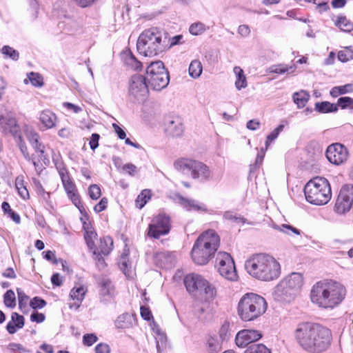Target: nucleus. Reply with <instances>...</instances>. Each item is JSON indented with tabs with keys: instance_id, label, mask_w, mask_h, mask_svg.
I'll return each mask as SVG.
<instances>
[{
	"instance_id": "f257e3e1",
	"label": "nucleus",
	"mask_w": 353,
	"mask_h": 353,
	"mask_svg": "<svg viewBox=\"0 0 353 353\" xmlns=\"http://www.w3.org/2000/svg\"><path fill=\"white\" fill-rule=\"evenodd\" d=\"M294 336L299 345L308 353H322L330 347L332 341L330 329L309 322L298 324Z\"/></svg>"
},
{
	"instance_id": "f03ea898",
	"label": "nucleus",
	"mask_w": 353,
	"mask_h": 353,
	"mask_svg": "<svg viewBox=\"0 0 353 353\" xmlns=\"http://www.w3.org/2000/svg\"><path fill=\"white\" fill-rule=\"evenodd\" d=\"M345 286L334 280H323L316 283L310 291L311 301L320 307L333 309L345 299Z\"/></svg>"
},
{
	"instance_id": "7ed1b4c3",
	"label": "nucleus",
	"mask_w": 353,
	"mask_h": 353,
	"mask_svg": "<svg viewBox=\"0 0 353 353\" xmlns=\"http://www.w3.org/2000/svg\"><path fill=\"white\" fill-rule=\"evenodd\" d=\"M245 268L250 275L261 281H273L281 274L279 263L272 255L266 253L252 255L245 261Z\"/></svg>"
},
{
	"instance_id": "20e7f679",
	"label": "nucleus",
	"mask_w": 353,
	"mask_h": 353,
	"mask_svg": "<svg viewBox=\"0 0 353 353\" xmlns=\"http://www.w3.org/2000/svg\"><path fill=\"white\" fill-rule=\"evenodd\" d=\"M167 34L157 28L143 31L137 43L138 52L144 57L157 56L168 48Z\"/></svg>"
},
{
	"instance_id": "39448f33",
	"label": "nucleus",
	"mask_w": 353,
	"mask_h": 353,
	"mask_svg": "<svg viewBox=\"0 0 353 353\" xmlns=\"http://www.w3.org/2000/svg\"><path fill=\"white\" fill-rule=\"evenodd\" d=\"M220 243L219 235L213 230L202 233L195 241L192 250V258L198 265H205L214 256Z\"/></svg>"
},
{
	"instance_id": "423d86ee",
	"label": "nucleus",
	"mask_w": 353,
	"mask_h": 353,
	"mask_svg": "<svg viewBox=\"0 0 353 353\" xmlns=\"http://www.w3.org/2000/svg\"><path fill=\"white\" fill-rule=\"evenodd\" d=\"M267 308V302L263 296L249 292L240 299L237 305V314L243 321H253L261 316Z\"/></svg>"
},
{
	"instance_id": "0eeeda50",
	"label": "nucleus",
	"mask_w": 353,
	"mask_h": 353,
	"mask_svg": "<svg viewBox=\"0 0 353 353\" xmlns=\"http://www.w3.org/2000/svg\"><path fill=\"white\" fill-rule=\"evenodd\" d=\"M307 201L321 205L327 203L332 197L329 181L323 177L316 176L309 181L304 187Z\"/></svg>"
},
{
	"instance_id": "6e6552de",
	"label": "nucleus",
	"mask_w": 353,
	"mask_h": 353,
	"mask_svg": "<svg viewBox=\"0 0 353 353\" xmlns=\"http://www.w3.org/2000/svg\"><path fill=\"white\" fill-rule=\"evenodd\" d=\"M303 284V275L292 272L277 285L275 294L281 301L290 302L299 295Z\"/></svg>"
},
{
	"instance_id": "1a4fd4ad",
	"label": "nucleus",
	"mask_w": 353,
	"mask_h": 353,
	"mask_svg": "<svg viewBox=\"0 0 353 353\" xmlns=\"http://www.w3.org/2000/svg\"><path fill=\"white\" fill-rule=\"evenodd\" d=\"M146 73L147 82L152 89L161 90L168 86L170 76L161 61L150 63L147 67Z\"/></svg>"
},
{
	"instance_id": "9d476101",
	"label": "nucleus",
	"mask_w": 353,
	"mask_h": 353,
	"mask_svg": "<svg viewBox=\"0 0 353 353\" xmlns=\"http://www.w3.org/2000/svg\"><path fill=\"white\" fill-rule=\"evenodd\" d=\"M146 78L143 75L137 74L132 76L128 88L130 100L138 103L145 101L149 93Z\"/></svg>"
},
{
	"instance_id": "9b49d317",
	"label": "nucleus",
	"mask_w": 353,
	"mask_h": 353,
	"mask_svg": "<svg viewBox=\"0 0 353 353\" xmlns=\"http://www.w3.org/2000/svg\"><path fill=\"white\" fill-rule=\"evenodd\" d=\"M215 268L219 274L225 279L234 281L237 280L235 265L233 259L230 254L220 252L216 257Z\"/></svg>"
},
{
	"instance_id": "f8f14e48",
	"label": "nucleus",
	"mask_w": 353,
	"mask_h": 353,
	"mask_svg": "<svg viewBox=\"0 0 353 353\" xmlns=\"http://www.w3.org/2000/svg\"><path fill=\"white\" fill-rule=\"evenodd\" d=\"M171 228L170 219L165 214H159L153 217L148 226V235L154 239L169 233Z\"/></svg>"
},
{
	"instance_id": "ddd939ff",
	"label": "nucleus",
	"mask_w": 353,
	"mask_h": 353,
	"mask_svg": "<svg viewBox=\"0 0 353 353\" xmlns=\"http://www.w3.org/2000/svg\"><path fill=\"white\" fill-rule=\"evenodd\" d=\"M168 197L186 211L209 212V210L205 203L193 199L184 197L179 193H172L168 196Z\"/></svg>"
},
{
	"instance_id": "4468645a",
	"label": "nucleus",
	"mask_w": 353,
	"mask_h": 353,
	"mask_svg": "<svg viewBox=\"0 0 353 353\" xmlns=\"http://www.w3.org/2000/svg\"><path fill=\"white\" fill-rule=\"evenodd\" d=\"M353 203V185H343L336 199L334 210L338 214H343L348 212Z\"/></svg>"
},
{
	"instance_id": "2eb2a0df",
	"label": "nucleus",
	"mask_w": 353,
	"mask_h": 353,
	"mask_svg": "<svg viewBox=\"0 0 353 353\" xmlns=\"http://www.w3.org/2000/svg\"><path fill=\"white\" fill-rule=\"evenodd\" d=\"M325 155L331 163L339 165L347 160L349 151L343 144L335 143L327 147Z\"/></svg>"
},
{
	"instance_id": "dca6fc26",
	"label": "nucleus",
	"mask_w": 353,
	"mask_h": 353,
	"mask_svg": "<svg viewBox=\"0 0 353 353\" xmlns=\"http://www.w3.org/2000/svg\"><path fill=\"white\" fill-rule=\"evenodd\" d=\"M261 337V333L257 330H243L236 334L235 342L237 346L244 347L248 344L259 340Z\"/></svg>"
},
{
	"instance_id": "f3484780",
	"label": "nucleus",
	"mask_w": 353,
	"mask_h": 353,
	"mask_svg": "<svg viewBox=\"0 0 353 353\" xmlns=\"http://www.w3.org/2000/svg\"><path fill=\"white\" fill-rule=\"evenodd\" d=\"M205 279L200 274H190L184 278V284L190 293L200 292L205 285Z\"/></svg>"
},
{
	"instance_id": "a211bd4d",
	"label": "nucleus",
	"mask_w": 353,
	"mask_h": 353,
	"mask_svg": "<svg viewBox=\"0 0 353 353\" xmlns=\"http://www.w3.org/2000/svg\"><path fill=\"white\" fill-rule=\"evenodd\" d=\"M191 176L201 182H206L212 179V173L210 168L205 163L196 161L191 172Z\"/></svg>"
},
{
	"instance_id": "6ab92c4d",
	"label": "nucleus",
	"mask_w": 353,
	"mask_h": 353,
	"mask_svg": "<svg viewBox=\"0 0 353 353\" xmlns=\"http://www.w3.org/2000/svg\"><path fill=\"white\" fill-rule=\"evenodd\" d=\"M61 181L68 196L75 206L79 208L81 205L80 198L77 193L76 185L70 176H65L64 178H61Z\"/></svg>"
},
{
	"instance_id": "aec40b11",
	"label": "nucleus",
	"mask_w": 353,
	"mask_h": 353,
	"mask_svg": "<svg viewBox=\"0 0 353 353\" xmlns=\"http://www.w3.org/2000/svg\"><path fill=\"white\" fill-rule=\"evenodd\" d=\"M183 125L179 118H168L165 121V131L174 137H178L183 134Z\"/></svg>"
},
{
	"instance_id": "412c9836",
	"label": "nucleus",
	"mask_w": 353,
	"mask_h": 353,
	"mask_svg": "<svg viewBox=\"0 0 353 353\" xmlns=\"http://www.w3.org/2000/svg\"><path fill=\"white\" fill-rule=\"evenodd\" d=\"M136 324V318L134 314L128 312L120 314L114 321V325L117 329H129Z\"/></svg>"
},
{
	"instance_id": "4be33fe9",
	"label": "nucleus",
	"mask_w": 353,
	"mask_h": 353,
	"mask_svg": "<svg viewBox=\"0 0 353 353\" xmlns=\"http://www.w3.org/2000/svg\"><path fill=\"white\" fill-rule=\"evenodd\" d=\"M24 325V317L17 312H12L11 321L8 323L6 328L9 334H13L17 332V330L23 328Z\"/></svg>"
},
{
	"instance_id": "5701e85b",
	"label": "nucleus",
	"mask_w": 353,
	"mask_h": 353,
	"mask_svg": "<svg viewBox=\"0 0 353 353\" xmlns=\"http://www.w3.org/2000/svg\"><path fill=\"white\" fill-rule=\"evenodd\" d=\"M156 262L159 263L161 267L169 268L172 267L175 261V256L173 253L168 251H162L156 253Z\"/></svg>"
},
{
	"instance_id": "b1692460",
	"label": "nucleus",
	"mask_w": 353,
	"mask_h": 353,
	"mask_svg": "<svg viewBox=\"0 0 353 353\" xmlns=\"http://www.w3.org/2000/svg\"><path fill=\"white\" fill-rule=\"evenodd\" d=\"M122 59L124 64L134 70H139L142 68V63L137 59L130 50H126L122 53Z\"/></svg>"
},
{
	"instance_id": "393cba45",
	"label": "nucleus",
	"mask_w": 353,
	"mask_h": 353,
	"mask_svg": "<svg viewBox=\"0 0 353 353\" xmlns=\"http://www.w3.org/2000/svg\"><path fill=\"white\" fill-rule=\"evenodd\" d=\"M196 161L189 159H180L176 160L174 163V168L179 172L187 174L192 172Z\"/></svg>"
},
{
	"instance_id": "a878e982",
	"label": "nucleus",
	"mask_w": 353,
	"mask_h": 353,
	"mask_svg": "<svg viewBox=\"0 0 353 353\" xmlns=\"http://www.w3.org/2000/svg\"><path fill=\"white\" fill-rule=\"evenodd\" d=\"M85 292L86 290L82 286L73 288L70 291V296L72 300L75 301V303L71 304L70 307L78 309L84 299Z\"/></svg>"
},
{
	"instance_id": "bb28decb",
	"label": "nucleus",
	"mask_w": 353,
	"mask_h": 353,
	"mask_svg": "<svg viewBox=\"0 0 353 353\" xmlns=\"http://www.w3.org/2000/svg\"><path fill=\"white\" fill-rule=\"evenodd\" d=\"M39 119L46 128L50 129L55 125L57 117L52 111L45 110L41 112Z\"/></svg>"
},
{
	"instance_id": "cd10ccee",
	"label": "nucleus",
	"mask_w": 353,
	"mask_h": 353,
	"mask_svg": "<svg viewBox=\"0 0 353 353\" xmlns=\"http://www.w3.org/2000/svg\"><path fill=\"white\" fill-rule=\"evenodd\" d=\"M28 139L36 152L40 153L41 157H43L45 147L39 141V135L35 132L30 131L28 134Z\"/></svg>"
},
{
	"instance_id": "c85d7f7f",
	"label": "nucleus",
	"mask_w": 353,
	"mask_h": 353,
	"mask_svg": "<svg viewBox=\"0 0 353 353\" xmlns=\"http://www.w3.org/2000/svg\"><path fill=\"white\" fill-rule=\"evenodd\" d=\"M223 342L214 335L210 336L207 340V350L208 353H219L222 350Z\"/></svg>"
},
{
	"instance_id": "c756f323",
	"label": "nucleus",
	"mask_w": 353,
	"mask_h": 353,
	"mask_svg": "<svg viewBox=\"0 0 353 353\" xmlns=\"http://www.w3.org/2000/svg\"><path fill=\"white\" fill-rule=\"evenodd\" d=\"M233 72L236 77L235 87L238 90L247 87V80L243 70L239 66H235Z\"/></svg>"
},
{
	"instance_id": "7c9ffc66",
	"label": "nucleus",
	"mask_w": 353,
	"mask_h": 353,
	"mask_svg": "<svg viewBox=\"0 0 353 353\" xmlns=\"http://www.w3.org/2000/svg\"><path fill=\"white\" fill-rule=\"evenodd\" d=\"M203 294L207 301H212L216 296V289L214 285L205 280V285L202 287L200 292Z\"/></svg>"
},
{
	"instance_id": "2f4dec72",
	"label": "nucleus",
	"mask_w": 353,
	"mask_h": 353,
	"mask_svg": "<svg viewBox=\"0 0 353 353\" xmlns=\"http://www.w3.org/2000/svg\"><path fill=\"white\" fill-rule=\"evenodd\" d=\"M113 248V241L110 236H105L100 239V244L97 248V251L103 255H108Z\"/></svg>"
},
{
	"instance_id": "473e14b6",
	"label": "nucleus",
	"mask_w": 353,
	"mask_h": 353,
	"mask_svg": "<svg viewBox=\"0 0 353 353\" xmlns=\"http://www.w3.org/2000/svg\"><path fill=\"white\" fill-rule=\"evenodd\" d=\"M119 265L123 274L128 278H132L133 272L131 263L129 261L128 256L123 254L119 261Z\"/></svg>"
},
{
	"instance_id": "72a5a7b5",
	"label": "nucleus",
	"mask_w": 353,
	"mask_h": 353,
	"mask_svg": "<svg viewBox=\"0 0 353 353\" xmlns=\"http://www.w3.org/2000/svg\"><path fill=\"white\" fill-rule=\"evenodd\" d=\"M315 109L321 113L334 112L338 110V106L336 104L328 101H323L316 103Z\"/></svg>"
},
{
	"instance_id": "f704fd0d",
	"label": "nucleus",
	"mask_w": 353,
	"mask_h": 353,
	"mask_svg": "<svg viewBox=\"0 0 353 353\" xmlns=\"http://www.w3.org/2000/svg\"><path fill=\"white\" fill-rule=\"evenodd\" d=\"M352 92H353V84L347 83L344 85L332 88L330 93L332 97H337L339 95Z\"/></svg>"
},
{
	"instance_id": "c9c22d12",
	"label": "nucleus",
	"mask_w": 353,
	"mask_h": 353,
	"mask_svg": "<svg viewBox=\"0 0 353 353\" xmlns=\"http://www.w3.org/2000/svg\"><path fill=\"white\" fill-rule=\"evenodd\" d=\"M203 66L201 61L197 59L192 61L188 69L190 76L193 79H197L201 76Z\"/></svg>"
},
{
	"instance_id": "e433bc0d",
	"label": "nucleus",
	"mask_w": 353,
	"mask_h": 353,
	"mask_svg": "<svg viewBox=\"0 0 353 353\" xmlns=\"http://www.w3.org/2000/svg\"><path fill=\"white\" fill-rule=\"evenodd\" d=\"M17 292L18 295L19 307L23 313H27L28 310L29 296L21 289L17 288Z\"/></svg>"
},
{
	"instance_id": "4c0bfd02",
	"label": "nucleus",
	"mask_w": 353,
	"mask_h": 353,
	"mask_svg": "<svg viewBox=\"0 0 353 353\" xmlns=\"http://www.w3.org/2000/svg\"><path fill=\"white\" fill-rule=\"evenodd\" d=\"M52 161L54 163V165L59 172L61 179L64 178L65 176H66L69 175L68 172L64 165V163L59 155L55 154H53Z\"/></svg>"
},
{
	"instance_id": "58836bf2",
	"label": "nucleus",
	"mask_w": 353,
	"mask_h": 353,
	"mask_svg": "<svg viewBox=\"0 0 353 353\" xmlns=\"http://www.w3.org/2000/svg\"><path fill=\"white\" fill-rule=\"evenodd\" d=\"M309 94L301 90L300 92H295L293 94L294 102L297 105L298 108H303L309 99Z\"/></svg>"
},
{
	"instance_id": "ea45409f",
	"label": "nucleus",
	"mask_w": 353,
	"mask_h": 353,
	"mask_svg": "<svg viewBox=\"0 0 353 353\" xmlns=\"http://www.w3.org/2000/svg\"><path fill=\"white\" fill-rule=\"evenodd\" d=\"M335 25L343 32H350L353 30V23L346 17H339Z\"/></svg>"
},
{
	"instance_id": "a19ab883",
	"label": "nucleus",
	"mask_w": 353,
	"mask_h": 353,
	"mask_svg": "<svg viewBox=\"0 0 353 353\" xmlns=\"http://www.w3.org/2000/svg\"><path fill=\"white\" fill-rule=\"evenodd\" d=\"M101 295L109 296L110 298L114 294V288L112 282L109 279H103L101 284Z\"/></svg>"
},
{
	"instance_id": "79ce46f5",
	"label": "nucleus",
	"mask_w": 353,
	"mask_h": 353,
	"mask_svg": "<svg viewBox=\"0 0 353 353\" xmlns=\"http://www.w3.org/2000/svg\"><path fill=\"white\" fill-rule=\"evenodd\" d=\"M150 198L151 192L150 190L145 189L142 190L135 201L137 208L141 209L150 199Z\"/></svg>"
},
{
	"instance_id": "37998d69",
	"label": "nucleus",
	"mask_w": 353,
	"mask_h": 353,
	"mask_svg": "<svg viewBox=\"0 0 353 353\" xmlns=\"http://www.w3.org/2000/svg\"><path fill=\"white\" fill-rule=\"evenodd\" d=\"M97 234L92 228L85 229L84 238L88 248L91 250L96 248L94 240L97 239Z\"/></svg>"
},
{
	"instance_id": "c03bdc74",
	"label": "nucleus",
	"mask_w": 353,
	"mask_h": 353,
	"mask_svg": "<svg viewBox=\"0 0 353 353\" xmlns=\"http://www.w3.org/2000/svg\"><path fill=\"white\" fill-rule=\"evenodd\" d=\"M223 219L225 220H227L232 223H247L246 219L244 217H243L240 214H239L234 212H232V211L225 212L223 214Z\"/></svg>"
},
{
	"instance_id": "a18cd8bd",
	"label": "nucleus",
	"mask_w": 353,
	"mask_h": 353,
	"mask_svg": "<svg viewBox=\"0 0 353 353\" xmlns=\"http://www.w3.org/2000/svg\"><path fill=\"white\" fill-rule=\"evenodd\" d=\"M28 79H25L23 81L26 84L30 81L34 87H41L43 85V77L39 73L31 72L28 74Z\"/></svg>"
},
{
	"instance_id": "49530a36",
	"label": "nucleus",
	"mask_w": 353,
	"mask_h": 353,
	"mask_svg": "<svg viewBox=\"0 0 353 353\" xmlns=\"http://www.w3.org/2000/svg\"><path fill=\"white\" fill-rule=\"evenodd\" d=\"M3 303L9 308L16 306V297L13 290H8L3 295Z\"/></svg>"
},
{
	"instance_id": "de8ad7c7",
	"label": "nucleus",
	"mask_w": 353,
	"mask_h": 353,
	"mask_svg": "<svg viewBox=\"0 0 353 353\" xmlns=\"http://www.w3.org/2000/svg\"><path fill=\"white\" fill-rule=\"evenodd\" d=\"M244 353H271V351L265 345L259 343L250 345Z\"/></svg>"
},
{
	"instance_id": "09e8293b",
	"label": "nucleus",
	"mask_w": 353,
	"mask_h": 353,
	"mask_svg": "<svg viewBox=\"0 0 353 353\" xmlns=\"http://www.w3.org/2000/svg\"><path fill=\"white\" fill-rule=\"evenodd\" d=\"M338 59L342 62H347L353 59V50L351 47H346L343 50H340L338 53Z\"/></svg>"
},
{
	"instance_id": "8fccbe9b",
	"label": "nucleus",
	"mask_w": 353,
	"mask_h": 353,
	"mask_svg": "<svg viewBox=\"0 0 353 353\" xmlns=\"http://www.w3.org/2000/svg\"><path fill=\"white\" fill-rule=\"evenodd\" d=\"M1 53L6 57H9L14 61H17L19 57L18 51L9 46H4L1 50Z\"/></svg>"
},
{
	"instance_id": "3c124183",
	"label": "nucleus",
	"mask_w": 353,
	"mask_h": 353,
	"mask_svg": "<svg viewBox=\"0 0 353 353\" xmlns=\"http://www.w3.org/2000/svg\"><path fill=\"white\" fill-rule=\"evenodd\" d=\"M294 69L293 66H287L284 65H272L269 68L270 72L276 74H284L285 72H292Z\"/></svg>"
},
{
	"instance_id": "603ef678",
	"label": "nucleus",
	"mask_w": 353,
	"mask_h": 353,
	"mask_svg": "<svg viewBox=\"0 0 353 353\" xmlns=\"http://www.w3.org/2000/svg\"><path fill=\"white\" fill-rule=\"evenodd\" d=\"M283 128L284 125L281 124L277 128H276L270 134L268 135L265 141L266 149L269 147L270 143L278 137L281 132L283 131Z\"/></svg>"
},
{
	"instance_id": "864d4df0",
	"label": "nucleus",
	"mask_w": 353,
	"mask_h": 353,
	"mask_svg": "<svg viewBox=\"0 0 353 353\" xmlns=\"http://www.w3.org/2000/svg\"><path fill=\"white\" fill-rule=\"evenodd\" d=\"M1 126L10 129V131L13 134L17 133L19 128L17 121L14 117H5L4 124Z\"/></svg>"
},
{
	"instance_id": "5fc2aeb1",
	"label": "nucleus",
	"mask_w": 353,
	"mask_h": 353,
	"mask_svg": "<svg viewBox=\"0 0 353 353\" xmlns=\"http://www.w3.org/2000/svg\"><path fill=\"white\" fill-rule=\"evenodd\" d=\"M32 182L37 194L41 196L45 200L48 199L50 198V194L45 191L41 182L35 178L32 179Z\"/></svg>"
},
{
	"instance_id": "6e6d98bb",
	"label": "nucleus",
	"mask_w": 353,
	"mask_h": 353,
	"mask_svg": "<svg viewBox=\"0 0 353 353\" xmlns=\"http://www.w3.org/2000/svg\"><path fill=\"white\" fill-rule=\"evenodd\" d=\"M214 336L223 343L227 341L230 336L229 325L227 324L223 325L219 331V334H214Z\"/></svg>"
},
{
	"instance_id": "4d7b16f0",
	"label": "nucleus",
	"mask_w": 353,
	"mask_h": 353,
	"mask_svg": "<svg viewBox=\"0 0 353 353\" xmlns=\"http://www.w3.org/2000/svg\"><path fill=\"white\" fill-rule=\"evenodd\" d=\"M281 228V232L289 235V236H294V235H300L301 231L297 229L296 228L293 227L291 225L288 224H282Z\"/></svg>"
},
{
	"instance_id": "13d9d810",
	"label": "nucleus",
	"mask_w": 353,
	"mask_h": 353,
	"mask_svg": "<svg viewBox=\"0 0 353 353\" xmlns=\"http://www.w3.org/2000/svg\"><path fill=\"white\" fill-rule=\"evenodd\" d=\"M88 194L93 200H97L101 195L100 187L97 184L90 185L88 188Z\"/></svg>"
},
{
	"instance_id": "bf43d9fd",
	"label": "nucleus",
	"mask_w": 353,
	"mask_h": 353,
	"mask_svg": "<svg viewBox=\"0 0 353 353\" xmlns=\"http://www.w3.org/2000/svg\"><path fill=\"white\" fill-rule=\"evenodd\" d=\"M205 25L201 22L192 24L189 28L190 33L193 35H199L205 31Z\"/></svg>"
},
{
	"instance_id": "052dcab7",
	"label": "nucleus",
	"mask_w": 353,
	"mask_h": 353,
	"mask_svg": "<svg viewBox=\"0 0 353 353\" xmlns=\"http://www.w3.org/2000/svg\"><path fill=\"white\" fill-rule=\"evenodd\" d=\"M138 170L136 165L132 163H126L122 165L121 172L127 174L131 176H134L137 172Z\"/></svg>"
},
{
	"instance_id": "680f3d73",
	"label": "nucleus",
	"mask_w": 353,
	"mask_h": 353,
	"mask_svg": "<svg viewBox=\"0 0 353 353\" xmlns=\"http://www.w3.org/2000/svg\"><path fill=\"white\" fill-rule=\"evenodd\" d=\"M353 104V99L349 97H342L338 99L337 104L341 107V109H346L350 107L351 109V106Z\"/></svg>"
},
{
	"instance_id": "e2e57ef3",
	"label": "nucleus",
	"mask_w": 353,
	"mask_h": 353,
	"mask_svg": "<svg viewBox=\"0 0 353 353\" xmlns=\"http://www.w3.org/2000/svg\"><path fill=\"white\" fill-rule=\"evenodd\" d=\"M98 341L97 336L94 334H85L83 336V344L86 346H91Z\"/></svg>"
},
{
	"instance_id": "0e129e2a",
	"label": "nucleus",
	"mask_w": 353,
	"mask_h": 353,
	"mask_svg": "<svg viewBox=\"0 0 353 353\" xmlns=\"http://www.w3.org/2000/svg\"><path fill=\"white\" fill-rule=\"evenodd\" d=\"M46 305V302L45 300L38 297L35 296L30 301V305L33 309H41L43 307H45Z\"/></svg>"
},
{
	"instance_id": "69168bd1",
	"label": "nucleus",
	"mask_w": 353,
	"mask_h": 353,
	"mask_svg": "<svg viewBox=\"0 0 353 353\" xmlns=\"http://www.w3.org/2000/svg\"><path fill=\"white\" fill-rule=\"evenodd\" d=\"M108 205V199L105 197H103L101 199V201L94 206V210L99 213L103 210H105Z\"/></svg>"
},
{
	"instance_id": "338daca9",
	"label": "nucleus",
	"mask_w": 353,
	"mask_h": 353,
	"mask_svg": "<svg viewBox=\"0 0 353 353\" xmlns=\"http://www.w3.org/2000/svg\"><path fill=\"white\" fill-rule=\"evenodd\" d=\"M92 250L93 256H94V259L96 261H97V265L100 268H104L105 263H104L103 258L101 256V253L99 252V251H97V248Z\"/></svg>"
},
{
	"instance_id": "774afa93",
	"label": "nucleus",
	"mask_w": 353,
	"mask_h": 353,
	"mask_svg": "<svg viewBox=\"0 0 353 353\" xmlns=\"http://www.w3.org/2000/svg\"><path fill=\"white\" fill-rule=\"evenodd\" d=\"M95 353H110L109 345L105 343H100L95 347Z\"/></svg>"
}]
</instances>
